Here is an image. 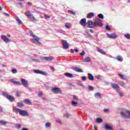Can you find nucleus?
I'll return each instance as SVG.
<instances>
[{
  "label": "nucleus",
  "mask_w": 130,
  "mask_h": 130,
  "mask_svg": "<svg viewBox=\"0 0 130 130\" xmlns=\"http://www.w3.org/2000/svg\"><path fill=\"white\" fill-rule=\"evenodd\" d=\"M103 21L101 19H99L97 20H95L94 22V27H96L97 26H98L99 27H102V26H103Z\"/></svg>",
  "instance_id": "obj_3"
},
{
  "label": "nucleus",
  "mask_w": 130,
  "mask_h": 130,
  "mask_svg": "<svg viewBox=\"0 0 130 130\" xmlns=\"http://www.w3.org/2000/svg\"><path fill=\"white\" fill-rule=\"evenodd\" d=\"M1 39H2V40H4V41L5 42H6V43L11 42V40H9V39H8V38L6 37V36L2 35L1 36Z\"/></svg>",
  "instance_id": "obj_8"
},
{
  "label": "nucleus",
  "mask_w": 130,
  "mask_h": 130,
  "mask_svg": "<svg viewBox=\"0 0 130 130\" xmlns=\"http://www.w3.org/2000/svg\"><path fill=\"white\" fill-rule=\"evenodd\" d=\"M38 95L41 97V96H42V91L39 92L38 93Z\"/></svg>",
  "instance_id": "obj_52"
},
{
  "label": "nucleus",
  "mask_w": 130,
  "mask_h": 130,
  "mask_svg": "<svg viewBox=\"0 0 130 130\" xmlns=\"http://www.w3.org/2000/svg\"><path fill=\"white\" fill-rule=\"evenodd\" d=\"M86 18H83L80 20V24L83 27H85V26H86Z\"/></svg>",
  "instance_id": "obj_9"
},
{
  "label": "nucleus",
  "mask_w": 130,
  "mask_h": 130,
  "mask_svg": "<svg viewBox=\"0 0 130 130\" xmlns=\"http://www.w3.org/2000/svg\"><path fill=\"white\" fill-rule=\"evenodd\" d=\"M94 97L97 99H100L101 98V94L99 92H96L94 94Z\"/></svg>",
  "instance_id": "obj_19"
},
{
  "label": "nucleus",
  "mask_w": 130,
  "mask_h": 130,
  "mask_svg": "<svg viewBox=\"0 0 130 130\" xmlns=\"http://www.w3.org/2000/svg\"><path fill=\"white\" fill-rule=\"evenodd\" d=\"M62 44L63 46V48H64V49H68V48H69V43H68V42H67V41L63 40L62 41Z\"/></svg>",
  "instance_id": "obj_6"
},
{
  "label": "nucleus",
  "mask_w": 130,
  "mask_h": 130,
  "mask_svg": "<svg viewBox=\"0 0 130 130\" xmlns=\"http://www.w3.org/2000/svg\"><path fill=\"white\" fill-rule=\"evenodd\" d=\"M28 19H29L31 22H35L36 21V18H35L33 15L30 16Z\"/></svg>",
  "instance_id": "obj_22"
},
{
  "label": "nucleus",
  "mask_w": 130,
  "mask_h": 130,
  "mask_svg": "<svg viewBox=\"0 0 130 130\" xmlns=\"http://www.w3.org/2000/svg\"><path fill=\"white\" fill-rule=\"evenodd\" d=\"M73 70H74V71H76V72H77L78 73H83V70L80 69V68H78L77 67H75L73 69Z\"/></svg>",
  "instance_id": "obj_18"
},
{
  "label": "nucleus",
  "mask_w": 130,
  "mask_h": 130,
  "mask_svg": "<svg viewBox=\"0 0 130 130\" xmlns=\"http://www.w3.org/2000/svg\"><path fill=\"white\" fill-rule=\"evenodd\" d=\"M94 128L95 130H97V127H96V126H94Z\"/></svg>",
  "instance_id": "obj_63"
},
{
  "label": "nucleus",
  "mask_w": 130,
  "mask_h": 130,
  "mask_svg": "<svg viewBox=\"0 0 130 130\" xmlns=\"http://www.w3.org/2000/svg\"><path fill=\"white\" fill-rule=\"evenodd\" d=\"M27 5H28V6H32V3H31L30 2H28Z\"/></svg>",
  "instance_id": "obj_59"
},
{
  "label": "nucleus",
  "mask_w": 130,
  "mask_h": 130,
  "mask_svg": "<svg viewBox=\"0 0 130 130\" xmlns=\"http://www.w3.org/2000/svg\"><path fill=\"white\" fill-rule=\"evenodd\" d=\"M41 59H42V60H46L47 61H50L51 60H53L54 58L52 56L41 57Z\"/></svg>",
  "instance_id": "obj_5"
},
{
  "label": "nucleus",
  "mask_w": 130,
  "mask_h": 130,
  "mask_svg": "<svg viewBox=\"0 0 130 130\" xmlns=\"http://www.w3.org/2000/svg\"><path fill=\"white\" fill-rule=\"evenodd\" d=\"M125 37L127 38V39H129L130 40V35L129 34H127L125 35Z\"/></svg>",
  "instance_id": "obj_39"
},
{
  "label": "nucleus",
  "mask_w": 130,
  "mask_h": 130,
  "mask_svg": "<svg viewBox=\"0 0 130 130\" xmlns=\"http://www.w3.org/2000/svg\"><path fill=\"white\" fill-rule=\"evenodd\" d=\"M16 96H17V97H20V93H19L18 92H16Z\"/></svg>",
  "instance_id": "obj_51"
},
{
  "label": "nucleus",
  "mask_w": 130,
  "mask_h": 130,
  "mask_svg": "<svg viewBox=\"0 0 130 130\" xmlns=\"http://www.w3.org/2000/svg\"><path fill=\"white\" fill-rule=\"evenodd\" d=\"M121 115L122 117H128L130 118V111L124 110L123 111L121 112Z\"/></svg>",
  "instance_id": "obj_2"
},
{
  "label": "nucleus",
  "mask_w": 130,
  "mask_h": 130,
  "mask_svg": "<svg viewBox=\"0 0 130 130\" xmlns=\"http://www.w3.org/2000/svg\"><path fill=\"white\" fill-rule=\"evenodd\" d=\"M16 21L18 22V23L19 24V25H21L22 24V21H21L20 20V19L18 18V17H16Z\"/></svg>",
  "instance_id": "obj_32"
},
{
  "label": "nucleus",
  "mask_w": 130,
  "mask_h": 130,
  "mask_svg": "<svg viewBox=\"0 0 130 130\" xmlns=\"http://www.w3.org/2000/svg\"><path fill=\"white\" fill-rule=\"evenodd\" d=\"M34 72L35 74H40L41 75H43V76H47V75H48L46 72H42L39 70H34Z\"/></svg>",
  "instance_id": "obj_7"
},
{
  "label": "nucleus",
  "mask_w": 130,
  "mask_h": 130,
  "mask_svg": "<svg viewBox=\"0 0 130 130\" xmlns=\"http://www.w3.org/2000/svg\"><path fill=\"white\" fill-rule=\"evenodd\" d=\"M116 59H117L119 61H122V58L120 56H118L116 57Z\"/></svg>",
  "instance_id": "obj_30"
},
{
  "label": "nucleus",
  "mask_w": 130,
  "mask_h": 130,
  "mask_svg": "<svg viewBox=\"0 0 130 130\" xmlns=\"http://www.w3.org/2000/svg\"><path fill=\"white\" fill-rule=\"evenodd\" d=\"M88 78L90 81H93L94 80V76L92 75V74L89 73L88 74Z\"/></svg>",
  "instance_id": "obj_26"
},
{
  "label": "nucleus",
  "mask_w": 130,
  "mask_h": 130,
  "mask_svg": "<svg viewBox=\"0 0 130 130\" xmlns=\"http://www.w3.org/2000/svg\"><path fill=\"white\" fill-rule=\"evenodd\" d=\"M29 35L30 36H32V37H33V36H35L34 35H33V32L31 30H29Z\"/></svg>",
  "instance_id": "obj_42"
},
{
  "label": "nucleus",
  "mask_w": 130,
  "mask_h": 130,
  "mask_svg": "<svg viewBox=\"0 0 130 130\" xmlns=\"http://www.w3.org/2000/svg\"><path fill=\"white\" fill-rule=\"evenodd\" d=\"M98 51L99 52H100V53H101L102 54H106V53L104 51H103V50L101 49H98Z\"/></svg>",
  "instance_id": "obj_28"
},
{
  "label": "nucleus",
  "mask_w": 130,
  "mask_h": 130,
  "mask_svg": "<svg viewBox=\"0 0 130 130\" xmlns=\"http://www.w3.org/2000/svg\"><path fill=\"white\" fill-rule=\"evenodd\" d=\"M94 14L93 12H90L87 14V19H91L92 17H94Z\"/></svg>",
  "instance_id": "obj_16"
},
{
  "label": "nucleus",
  "mask_w": 130,
  "mask_h": 130,
  "mask_svg": "<svg viewBox=\"0 0 130 130\" xmlns=\"http://www.w3.org/2000/svg\"><path fill=\"white\" fill-rule=\"evenodd\" d=\"M18 107H23L24 106V104L23 103H17Z\"/></svg>",
  "instance_id": "obj_31"
},
{
  "label": "nucleus",
  "mask_w": 130,
  "mask_h": 130,
  "mask_svg": "<svg viewBox=\"0 0 130 130\" xmlns=\"http://www.w3.org/2000/svg\"><path fill=\"white\" fill-rule=\"evenodd\" d=\"M50 68L51 69V70H52V71H54V68L51 66L50 67Z\"/></svg>",
  "instance_id": "obj_58"
},
{
  "label": "nucleus",
  "mask_w": 130,
  "mask_h": 130,
  "mask_svg": "<svg viewBox=\"0 0 130 130\" xmlns=\"http://www.w3.org/2000/svg\"><path fill=\"white\" fill-rule=\"evenodd\" d=\"M0 123L2 124V125H6L7 122L3 120H0Z\"/></svg>",
  "instance_id": "obj_33"
},
{
  "label": "nucleus",
  "mask_w": 130,
  "mask_h": 130,
  "mask_svg": "<svg viewBox=\"0 0 130 130\" xmlns=\"http://www.w3.org/2000/svg\"><path fill=\"white\" fill-rule=\"evenodd\" d=\"M15 127L16 128H20L21 127V125L20 124H17L16 125Z\"/></svg>",
  "instance_id": "obj_44"
},
{
  "label": "nucleus",
  "mask_w": 130,
  "mask_h": 130,
  "mask_svg": "<svg viewBox=\"0 0 130 130\" xmlns=\"http://www.w3.org/2000/svg\"><path fill=\"white\" fill-rule=\"evenodd\" d=\"M21 130H28L27 128L23 127L21 129Z\"/></svg>",
  "instance_id": "obj_61"
},
{
  "label": "nucleus",
  "mask_w": 130,
  "mask_h": 130,
  "mask_svg": "<svg viewBox=\"0 0 130 130\" xmlns=\"http://www.w3.org/2000/svg\"><path fill=\"white\" fill-rule=\"evenodd\" d=\"M24 102H25V103H26V104H28V105H32V102H31V101L28 99L25 100Z\"/></svg>",
  "instance_id": "obj_27"
},
{
  "label": "nucleus",
  "mask_w": 130,
  "mask_h": 130,
  "mask_svg": "<svg viewBox=\"0 0 130 130\" xmlns=\"http://www.w3.org/2000/svg\"><path fill=\"white\" fill-rule=\"evenodd\" d=\"M45 126L46 127H49V126H50V123L49 122L46 123Z\"/></svg>",
  "instance_id": "obj_40"
},
{
  "label": "nucleus",
  "mask_w": 130,
  "mask_h": 130,
  "mask_svg": "<svg viewBox=\"0 0 130 130\" xmlns=\"http://www.w3.org/2000/svg\"><path fill=\"white\" fill-rule=\"evenodd\" d=\"M2 95H3L5 97H6V98H8V96H9V94H8V93H7V92H3L2 93Z\"/></svg>",
  "instance_id": "obj_37"
},
{
  "label": "nucleus",
  "mask_w": 130,
  "mask_h": 130,
  "mask_svg": "<svg viewBox=\"0 0 130 130\" xmlns=\"http://www.w3.org/2000/svg\"><path fill=\"white\" fill-rule=\"evenodd\" d=\"M98 17L99 18H100L101 19H104V16L102 14H100L99 15H98Z\"/></svg>",
  "instance_id": "obj_38"
},
{
  "label": "nucleus",
  "mask_w": 130,
  "mask_h": 130,
  "mask_svg": "<svg viewBox=\"0 0 130 130\" xmlns=\"http://www.w3.org/2000/svg\"><path fill=\"white\" fill-rule=\"evenodd\" d=\"M119 95L120 97H122V96H123V94H122V93L121 92L119 93Z\"/></svg>",
  "instance_id": "obj_57"
},
{
  "label": "nucleus",
  "mask_w": 130,
  "mask_h": 130,
  "mask_svg": "<svg viewBox=\"0 0 130 130\" xmlns=\"http://www.w3.org/2000/svg\"><path fill=\"white\" fill-rule=\"evenodd\" d=\"M56 122H58V123H61V121H60V120H57Z\"/></svg>",
  "instance_id": "obj_55"
},
{
  "label": "nucleus",
  "mask_w": 130,
  "mask_h": 130,
  "mask_svg": "<svg viewBox=\"0 0 130 130\" xmlns=\"http://www.w3.org/2000/svg\"><path fill=\"white\" fill-rule=\"evenodd\" d=\"M85 53H86L85 52V51H83L81 53H80L81 56H83V55H85Z\"/></svg>",
  "instance_id": "obj_47"
},
{
  "label": "nucleus",
  "mask_w": 130,
  "mask_h": 130,
  "mask_svg": "<svg viewBox=\"0 0 130 130\" xmlns=\"http://www.w3.org/2000/svg\"><path fill=\"white\" fill-rule=\"evenodd\" d=\"M12 73H13V74H16V73H17V70H16V69H13V70H12Z\"/></svg>",
  "instance_id": "obj_49"
},
{
  "label": "nucleus",
  "mask_w": 130,
  "mask_h": 130,
  "mask_svg": "<svg viewBox=\"0 0 130 130\" xmlns=\"http://www.w3.org/2000/svg\"><path fill=\"white\" fill-rule=\"evenodd\" d=\"M82 81H86L87 80V77L83 76L82 77Z\"/></svg>",
  "instance_id": "obj_45"
},
{
  "label": "nucleus",
  "mask_w": 130,
  "mask_h": 130,
  "mask_svg": "<svg viewBox=\"0 0 130 130\" xmlns=\"http://www.w3.org/2000/svg\"><path fill=\"white\" fill-rule=\"evenodd\" d=\"M111 86H112V88H113L117 91H118V90L119 89V86L117 84H114V83H112Z\"/></svg>",
  "instance_id": "obj_14"
},
{
  "label": "nucleus",
  "mask_w": 130,
  "mask_h": 130,
  "mask_svg": "<svg viewBox=\"0 0 130 130\" xmlns=\"http://www.w3.org/2000/svg\"><path fill=\"white\" fill-rule=\"evenodd\" d=\"M65 27H66V28H70V27H71V24H70V23H66V24H65Z\"/></svg>",
  "instance_id": "obj_35"
},
{
  "label": "nucleus",
  "mask_w": 130,
  "mask_h": 130,
  "mask_svg": "<svg viewBox=\"0 0 130 130\" xmlns=\"http://www.w3.org/2000/svg\"><path fill=\"white\" fill-rule=\"evenodd\" d=\"M106 30H110V27H109V26L106 25Z\"/></svg>",
  "instance_id": "obj_50"
},
{
  "label": "nucleus",
  "mask_w": 130,
  "mask_h": 130,
  "mask_svg": "<svg viewBox=\"0 0 130 130\" xmlns=\"http://www.w3.org/2000/svg\"><path fill=\"white\" fill-rule=\"evenodd\" d=\"M119 76L123 80H125V79H126V77H124V75H123L119 74Z\"/></svg>",
  "instance_id": "obj_34"
},
{
  "label": "nucleus",
  "mask_w": 130,
  "mask_h": 130,
  "mask_svg": "<svg viewBox=\"0 0 130 130\" xmlns=\"http://www.w3.org/2000/svg\"><path fill=\"white\" fill-rule=\"evenodd\" d=\"M19 114L20 115H22V116H25L26 115H28V113L25 110H20V111L19 112Z\"/></svg>",
  "instance_id": "obj_11"
},
{
  "label": "nucleus",
  "mask_w": 130,
  "mask_h": 130,
  "mask_svg": "<svg viewBox=\"0 0 130 130\" xmlns=\"http://www.w3.org/2000/svg\"><path fill=\"white\" fill-rule=\"evenodd\" d=\"M40 39L38 37H36V36H33L32 39H31V41L32 43H35V44H37V45H41V43L39 42Z\"/></svg>",
  "instance_id": "obj_1"
},
{
  "label": "nucleus",
  "mask_w": 130,
  "mask_h": 130,
  "mask_svg": "<svg viewBox=\"0 0 130 130\" xmlns=\"http://www.w3.org/2000/svg\"><path fill=\"white\" fill-rule=\"evenodd\" d=\"M104 112H108L109 111V110L108 109H106L104 110Z\"/></svg>",
  "instance_id": "obj_54"
},
{
  "label": "nucleus",
  "mask_w": 130,
  "mask_h": 130,
  "mask_svg": "<svg viewBox=\"0 0 130 130\" xmlns=\"http://www.w3.org/2000/svg\"><path fill=\"white\" fill-rule=\"evenodd\" d=\"M102 121H103V120H102L101 118H98L96 119V122H98V123H100L102 122Z\"/></svg>",
  "instance_id": "obj_29"
},
{
  "label": "nucleus",
  "mask_w": 130,
  "mask_h": 130,
  "mask_svg": "<svg viewBox=\"0 0 130 130\" xmlns=\"http://www.w3.org/2000/svg\"><path fill=\"white\" fill-rule=\"evenodd\" d=\"M25 16H26V17H27L28 19L31 16L32 14H31V13H30L29 12L26 11L25 13Z\"/></svg>",
  "instance_id": "obj_25"
},
{
  "label": "nucleus",
  "mask_w": 130,
  "mask_h": 130,
  "mask_svg": "<svg viewBox=\"0 0 130 130\" xmlns=\"http://www.w3.org/2000/svg\"><path fill=\"white\" fill-rule=\"evenodd\" d=\"M78 51H79V50H78L77 49H75V52H78Z\"/></svg>",
  "instance_id": "obj_64"
},
{
  "label": "nucleus",
  "mask_w": 130,
  "mask_h": 130,
  "mask_svg": "<svg viewBox=\"0 0 130 130\" xmlns=\"http://www.w3.org/2000/svg\"><path fill=\"white\" fill-rule=\"evenodd\" d=\"M21 84L23 87H27L28 86V81L24 79H21Z\"/></svg>",
  "instance_id": "obj_10"
},
{
  "label": "nucleus",
  "mask_w": 130,
  "mask_h": 130,
  "mask_svg": "<svg viewBox=\"0 0 130 130\" xmlns=\"http://www.w3.org/2000/svg\"><path fill=\"white\" fill-rule=\"evenodd\" d=\"M83 61H84V62H89L91 61V59L89 57H85Z\"/></svg>",
  "instance_id": "obj_20"
},
{
  "label": "nucleus",
  "mask_w": 130,
  "mask_h": 130,
  "mask_svg": "<svg viewBox=\"0 0 130 130\" xmlns=\"http://www.w3.org/2000/svg\"><path fill=\"white\" fill-rule=\"evenodd\" d=\"M72 105H73V106H77V105H78V103L75 101H72Z\"/></svg>",
  "instance_id": "obj_36"
},
{
  "label": "nucleus",
  "mask_w": 130,
  "mask_h": 130,
  "mask_svg": "<svg viewBox=\"0 0 130 130\" xmlns=\"http://www.w3.org/2000/svg\"><path fill=\"white\" fill-rule=\"evenodd\" d=\"M88 89H89V91H93V88L92 86H88Z\"/></svg>",
  "instance_id": "obj_43"
},
{
  "label": "nucleus",
  "mask_w": 130,
  "mask_h": 130,
  "mask_svg": "<svg viewBox=\"0 0 130 130\" xmlns=\"http://www.w3.org/2000/svg\"><path fill=\"white\" fill-rule=\"evenodd\" d=\"M45 18L46 19H47V18L49 19V18H50V16H48V15H45Z\"/></svg>",
  "instance_id": "obj_53"
},
{
  "label": "nucleus",
  "mask_w": 130,
  "mask_h": 130,
  "mask_svg": "<svg viewBox=\"0 0 130 130\" xmlns=\"http://www.w3.org/2000/svg\"><path fill=\"white\" fill-rule=\"evenodd\" d=\"M68 13H71V14H72V15H75L76 14V12H75L74 11H72L71 10H69Z\"/></svg>",
  "instance_id": "obj_41"
},
{
  "label": "nucleus",
  "mask_w": 130,
  "mask_h": 130,
  "mask_svg": "<svg viewBox=\"0 0 130 130\" xmlns=\"http://www.w3.org/2000/svg\"><path fill=\"white\" fill-rule=\"evenodd\" d=\"M105 128L107 130L109 129V130H113L112 127H111V126H110L109 125H108V124H106L105 125Z\"/></svg>",
  "instance_id": "obj_23"
},
{
  "label": "nucleus",
  "mask_w": 130,
  "mask_h": 130,
  "mask_svg": "<svg viewBox=\"0 0 130 130\" xmlns=\"http://www.w3.org/2000/svg\"><path fill=\"white\" fill-rule=\"evenodd\" d=\"M21 111V109H18L17 107H13V111L15 112L16 113H20V111Z\"/></svg>",
  "instance_id": "obj_17"
},
{
  "label": "nucleus",
  "mask_w": 130,
  "mask_h": 130,
  "mask_svg": "<svg viewBox=\"0 0 130 130\" xmlns=\"http://www.w3.org/2000/svg\"><path fill=\"white\" fill-rule=\"evenodd\" d=\"M70 51L71 53H74V52H75V50H74L73 49H71Z\"/></svg>",
  "instance_id": "obj_56"
},
{
  "label": "nucleus",
  "mask_w": 130,
  "mask_h": 130,
  "mask_svg": "<svg viewBox=\"0 0 130 130\" xmlns=\"http://www.w3.org/2000/svg\"><path fill=\"white\" fill-rule=\"evenodd\" d=\"M107 35L109 38H112L113 39H115L117 37V36H116V35L115 34H112L110 35L107 34Z\"/></svg>",
  "instance_id": "obj_12"
},
{
  "label": "nucleus",
  "mask_w": 130,
  "mask_h": 130,
  "mask_svg": "<svg viewBox=\"0 0 130 130\" xmlns=\"http://www.w3.org/2000/svg\"><path fill=\"white\" fill-rule=\"evenodd\" d=\"M65 76H66V77H68V78H74V75H73L72 74L69 73H66Z\"/></svg>",
  "instance_id": "obj_21"
},
{
  "label": "nucleus",
  "mask_w": 130,
  "mask_h": 130,
  "mask_svg": "<svg viewBox=\"0 0 130 130\" xmlns=\"http://www.w3.org/2000/svg\"><path fill=\"white\" fill-rule=\"evenodd\" d=\"M51 91L53 93H55V94H56L57 93H61V90L58 87H54V88H52Z\"/></svg>",
  "instance_id": "obj_4"
},
{
  "label": "nucleus",
  "mask_w": 130,
  "mask_h": 130,
  "mask_svg": "<svg viewBox=\"0 0 130 130\" xmlns=\"http://www.w3.org/2000/svg\"><path fill=\"white\" fill-rule=\"evenodd\" d=\"M64 115L66 117H70V116H71V115L69 113H66Z\"/></svg>",
  "instance_id": "obj_46"
},
{
  "label": "nucleus",
  "mask_w": 130,
  "mask_h": 130,
  "mask_svg": "<svg viewBox=\"0 0 130 130\" xmlns=\"http://www.w3.org/2000/svg\"><path fill=\"white\" fill-rule=\"evenodd\" d=\"M87 24L88 27H89V28H93V27H95L94 22H93L92 21H88L87 22Z\"/></svg>",
  "instance_id": "obj_13"
},
{
  "label": "nucleus",
  "mask_w": 130,
  "mask_h": 130,
  "mask_svg": "<svg viewBox=\"0 0 130 130\" xmlns=\"http://www.w3.org/2000/svg\"><path fill=\"white\" fill-rule=\"evenodd\" d=\"M73 99H74V100H76V101H78V97L74 95V96H73Z\"/></svg>",
  "instance_id": "obj_48"
},
{
  "label": "nucleus",
  "mask_w": 130,
  "mask_h": 130,
  "mask_svg": "<svg viewBox=\"0 0 130 130\" xmlns=\"http://www.w3.org/2000/svg\"><path fill=\"white\" fill-rule=\"evenodd\" d=\"M12 83H13V84H14L15 85H18V86H21V85H22V83H21L20 82L15 80H13Z\"/></svg>",
  "instance_id": "obj_24"
},
{
  "label": "nucleus",
  "mask_w": 130,
  "mask_h": 130,
  "mask_svg": "<svg viewBox=\"0 0 130 130\" xmlns=\"http://www.w3.org/2000/svg\"><path fill=\"white\" fill-rule=\"evenodd\" d=\"M89 32H90L91 33H93V29H89Z\"/></svg>",
  "instance_id": "obj_62"
},
{
  "label": "nucleus",
  "mask_w": 130,
  "mask_h": 130,
  "mask_svg": "<svg viewBox=\"0 0 130 130\" xmlns=\"http://www.w3.org/2000/svg\"><path fill=\"white\" fill-rule=\"evenodd\" d=\"M5 15L6 16H7V17H10V14H8V13H5Z\"/></svg>",
  "instance_id": "obj_60"
},
{
  "label": "nucleus",
  "mask_w": 130,
  "mask_h": 130,
  "mask_svg": "<svg viewBox=\"0 0 130 130\" xmlns=\"http://www.w3.org/2000/svg\"><path fill=\"white\" fill-rule=\"evenodd\" d=\"M7 98L9 100V101H11V102H14V101H15V98H14L13 96L9 95L7 96Z\"/></svg>",
  "instance_id": "obj_15"
}]
</instances>
